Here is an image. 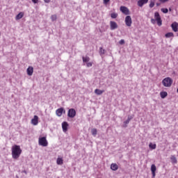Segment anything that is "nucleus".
Returning <instances> with one entry per match:
<instances>
[{"label":"nucleus","instance_id":"obj_1","mask_svg":"<svg viewBox=\"0 0 178 178\" xmlns=\"http://www.w3.org/2000/svg\"><path fill=\"white\" fill-rule=\"evenodd\" d=\"M22 154V149L19 145H15L12 147V155L13 159H18Z\"/></svg>","mask_w":178,"mask_h":178},{"label":"nucleus","instance_id":"obj_2","mask_svg":"<svg viewBox=\"0 0 178 178\" xmlns=\"http://www.w3.org/2000/svg\"><path fill=\"white\" fill-rule=\"evenodd\" d=\"M162 83L164 87H170L172 84H173V79H172L170 77L165 78L162 81Z\"/></svg>","mask_w":178,"mask_h":178},{"label":"nucleus","instance_id":"obj_3","mask_svg":"<svg viewBox=\"0 0 178 178\" xmlns=\"http://www.w3.org/2000/svg\"><path fill=\"white\" fill-rule=\"evenodd\" d=\"M38 144L42 147H48V140H47V137L43 136L42 138H39Z\"/></svg>","mask_w":178,"mask_h":178},{"label":"nucleus","instance_id":"obj_4","mask_svg":"<svg viewBox=\"0 0 178 178\" xmlns=\"http://www.w3.org/2000/svg\"><path fill=\"white\" fill-rule=\"evenodd\" d=\"M154 18L156 22H157L158 26H162V19L161 18V15L159 13L156 12L154 13Z\"/></svg>","mask_w":178,"mask_h":178},{"label":"nucleus","instance_id":"obj_5","mask_svg":"<svg viewBox=\"0 0 178 178\" xmlns=\"http://www.w3.org/2000/svg\"><path fill=\"white\" fill-rule=\"evenodd\" d=\"M67 116L68 118H71L72 119H73V118L76 116V110H74V108L69 109Z\"/></svg>","mask_w":178,"mask_h":178},{"label":"nucleus","instance_id":"obj_6","mask_svg":"<svg viewBox=\"0 0 178 178\" xmlns=\"http://www.w3.org/2000/svg\"><path fill=\"white\" fill-rule=\"evenodd\" d=\"M131 23H133V22L131 21V17L130 15H127L125 17L126 26H127L128 27H131Z\"/></svg>","mask_w":178,"mask_h":178},{"label":"nucleus","instance_id":"obj_7","mask_svg":"<svg viewBox=\"0 0 178 178\" xmlns=\"http://www.w3.org/2000/svg\"><path fill=\"white\" fill-rule=\"evenodd\" d=\"M120 10L124 13V15H130V10L126 6H121Z\"/></svg>","mask_w":178,"mask_h":178},{"label":"nucleus","instance_id":"obj_8","mask_svg":"<svg viewBox=\"0 0 178 178\" xmlns=\"http://www.w3.org/2000/svg\"><path fill=\"white\" fill-rule=\"evenodd\" d=\"M118 24L115 22H113V21L110 22L111 30H116V29H118Z\"/></svg>","mask_w":178,"mask_h":178},{"label":"nucleus","instance_id":"obj_9","mask_svg":"<svg viewBox=\"0 0 178 178\" xmlns=\"http://www.w3.org/2000/svg\"><path fill=\"white\" fill-rule=\"evenodd\" d=\"M145 3H148V0H138V6L140 8H143Z\"/></svg>","mask_w":178,"mask_h":178},{"label":"nucleus","instance_id":"obj_10","mask_svg":"<svg viewBox=\"0 0 178 178\" xmlns=\"http://www.w3.org/2000/svg\"><path fill=\"white\" fill-rule=\"evenodd\" d=\"M67 127H69V124L67 123V122H63L62 123V129L64 133H66L67 131Z\"/></svg>","mask_w":178,"mask_h":178},{"label":"nucleus","instance_id":"obj_11","mask_svg":"<svg viewBox=\"0 0 178 178\" xmlns=\"http://www.w3.org/2000/svg\"><path fill=\"white\" fill-rule=\"evenodd\" d=\"M31 124H33V126L38 124V117L37 115H34L33 118L31 120Z\"/></svg>","mask_w":178,"mask_h":178},{"label":"nucleus","instance_id":"obj_12","mask_svg":"<svg viewBox=\"0 0 178 178\" xmlns=\"http://www.w3.org/2000/svg\"><path fill=\"white\" fill-rule=\"evenodd\" d=\"M133 118H134V115H129L127 120L124 122V127H127V124H129V123H130V120H131V119H133Z\"/></svg>","mask_w":178,"mask_h":178},{"label":"nucleus","instance_id":"obj_13","mask_svg":"<svg viewBox=\"0 0 178 178\" xmlns=\"http://www.w3.org/2000/svg\"><path fill=\"white\" fill-rule=\"evenodd\" d=\"M171 27L173 30V31H175V33H177L178 31V24L177 22H174L171 24Z\"/></svg>","mask_w":178,"mask_h":178},{"label":"nucleus","instance_id":"obj_14","mask_svg":"<svg viewBox=\"0 0 178 178\" xmlns=\"http://www.w3.org/2000/svg\"><path fill=\"white\" fill-rule=\"evenodd\" d=\"M28 76H33L34 72V68L33 67H29L26 70Z\"/></svg>","mask_w":178,"mask_h":178},{"label":"nucleus","instance_id":"obj_15","mask_svg":"<svg viewBox=\"0 0 178 178\" xmlns=\"http://www.w3.org/2000/svg\"><path fill=\"white\" fill-rule=\"evenodd\" d=\"M56 114L57 116H58V117L62 116V115L63 114V108H58V109L56 111Z\"/></svg>","mask_w":178,"mask_h":178},{"label":"nucleus","instance_id":"obj_16","mask_svg":"<svg viewBox=\"0 0 178 178\" xmlns=\"http://www.w3.org/2000/svg\"><path fill=\"white\" fill-rule=\"evenodd\" d=\"M111 169L112 170L116 171V170H118V169H119V166H118V164H116V163H112L111 165Z\"/></svg>","mask_w":178,"mask_h":178},{"label":"nucleus","instance_id":"obj_17","mask_svg":"<svg viewBox=\"0 0 178 178\" xmlns=\"http://www.w3.org/2000/svg\"><path fill=\"white\" fill-rule=\"evenodd\" d=\"M24 16V13L21 12L18 15H16L15 19L16 20H20Z\"/></svg>","mask_w":178,"mask_h":178},{"label":"nucleus","instance_id":"obj_18","mask_svg":"<svg viewBox=\"0 0 178 178\" xmlns=\"http://www.w3.org/2000/svg\"><path fill=\"white\" fill-rule=\"evenodd\" d=\"M104 92H105V90H99V89L95 90V93L97 95H102V94H104Z\"/></svg>","mask_w":178,"mask_h":178},{"label":"nucleus","instance_id":"obj_19","mask_svg":"<svg viewBox=\"0 0 178 178\" xmlns=\"http://www.w3.org/2000/svg\"><path fill=\"white\" fill-rule=\"evenodd\" d=\"M160 97L161 98H162V99H164V98H166L168 97V92L165 91L161 92Z\"/></svg>","mask_w":178,"mask_h":178},{"label":"nucleus","instance_id":"obj_20","mask_svg":"<svg viewBox=\"0 0 178 178\" xmlns=\"http://www.w3.org/2000/svg\"><path fill=\"white\" fill-rule=\"evenodd\" d=\"M170 160H171L172 163H177V159H176V156H171Z\"/></svg>","mask_w":178,"mask_h":178},{"label":"nucleus","instance_id":"obj_21","mask_svg":"<svg viewBox=\"0 0 178 178\" xmlns=\"http://www.w3.org/2000/svg\"><path fill=\"white\" fill-rule=\"evenodd\" d=\"M57 165H63V159L62 158H58L56 160Z\"/></svg>","mask_w":178,"mask_h":178},{"label":"nucleus","instance_id":"obj_22","mask_svg":"<svg viewBox=\"0 0 178 178\" xmlns=\"http://www.w3.org/2000/svg\"><path fill=\"white\" fill-rule=\"evenodd\" d=\"M155 2H156V0H150V3L149 5V8H152L155 6Z\"/></svg>","mask_w":178,"mask_h":178},{"label":"nucleus","instance_id":"obj_23","mask_svg":"<svg viewBox=\"0 0 178 178\" xmlns=\"http://www.w3.org/2000/svg\"><path fill=\"white\" fill-rule=\"evenodd\" d=\"M82 59H83V62L84 63H87L90 62V57H88V56L82 57Z\"/></svg>","mask_w":178,"mask_h":178},{"label":"nucleus","instance_id":"obj_24","mask_svg":"<svg viewBox=\"0 0 178 178\" xmlns=\"http://www.w3.org/2000/svg\"><path fill=\"white\" fill-rule=\"evenodd\" d=\"M98 132V131H97V129L95 128H93L91 129V133H92V135L95 137L97 136V133Z\"/></svg>","mask_w":178,"mask_h":178},{"label":"nucleus","instance_id":"obj_25","mask_svg":"<svg viewBox=\"0 0 178 178\" xmlns=\"http://www.w3.org/2000/svg\"><path fill=\"white\" fill-rule=\"evenodd\" d=\"M170 37H175V35L173 34V33L169 32L165 34L166 38H170Z\"/></svg>","mask_w":178,"mask_h":178},{"label":"nucleus","instance_id":"obj_26","mask_svg":"<svg viewBox=\"0 0 178 178\" xmlns=\"http://www.w3.org/2000/svg\"><path fill=\"white\" fill-rule=\"evenodd\" d=\"M151 172H156V166L155 164L151 165Z\"/></svg>","mask_w":178,"mask_h":178},{"label":"nucleus","instance_id":"obj_27","mask_svg":"<svg viewBox=\"0 0 178 178\" xmlns=\"http://www.w3.org/2000/svg\"><path fill=\"white\" fill-rule=\"evenodd\" d=\"M149 148H152V149H155L156 148V144L149 143Z\"/></svg>","mask_w":178,"mask_h":178},{"label":"nucleus","instance_id":"obj_28","mask_svg":"<svg viewBox=\"0 0 178 178\" xmlns=\"http://www.w3.org/2000/svg\"><path fill=\"white\" fill-rule=\"evenodd\" d=\"M99 54L100 55H104L105 54V49H104L102 47L99 48Z\"/></svg>","mask_w":178,"mask_h":178},{"label":"nucleus","instance_id":"obj_29","mask_svg":"<svg viewBox=\"0 0 178 178\" xmlns=\"http://www.w3.org/2000/svg\"><path fill=\"white\" fill-rule=\"evenodd\" d=\"M56 19H57L56 15H53L51 16V19L52 22L56 21Z\"/></svg>","mask_w":178,"mask_h":178},{"label":"nucleus","instance_id":"obj_30","mask_svg":"<svg viewBox=\"0 0 178 178\" xmlns=\"http://www.w3.org/2000/svg\"><path fill=\"white\" fill-rule=\"evenodd\" d=\"M111 17L112 19H116V17H118V13H111Z\"/></svg>","mask_w":178,"mask_h":178},{"label":"nucleus","instance_id":"obj_31","mask_svg":"<svg viewBox=\"0 0 178 178\" xmlns=\"http://www.w3.org/2000/svg\"><path fill=\"white\" fill-rule=\"evenodd\" d=\"M161 12H163V13H168V12H169V10H168V8H161Z\"/></svg>","mask_w":178,"mask_h":178},{"label":"nucleus","instance_id":"obj_32","mask_svg":"<svg viewBox=\"0 0 178 178\" xmlns=\"http://www.w3.org/2000/svg\"><path fill=\"white\" fill-rule=\"evenodd\" d=\"M151 23L152 24H155V23H156V20L155 19H154V18H152L151 19Z\"/></svg>","mask_w":178,"mask_h":178},{"label":"nucleus","instance_id":"obj_33","mask_svg":"<svg viewBox=\"0 0 178 178\" xmlns=\"http://www.w3.org/2000/svg\"><path fill=\"white\" fill-rule=\"evenodd\" d=\"M119 44H120V45H123V44H124V40L122 39V40L119 42Z\"/></svg>","mask_w":178,"mask_h":178},{"label":"nucleus","instance_id":"obj_34","mask_svg":"<svg viewBox=\"0 0 178 178\" xmlns=\"http://www.w3.org/2000/svg\"><path fill=\"white\" fill-rule=\"evenodd\" d=\"M86 65H87L88 67H91V66H92V63H88Z\"/></svg>","mask_w":178,"mask_h":178},{"label":"nucleus","instance_id":"obj_35","mask_svg":"<svg viewBox=\"0 0 178 178\" xmlns=\"http://www.w3.org/2000/svg\"><path fill=\"white\" fill-rule=\"evenodd\" d=\"M168 1L169 0H159V1L161 2L162 3H165V2H168Z\"/></svg>","mask_w":178,"mask_h":178},{"label":"nucleus","instance_id":"obj_36","mask_svg":"<svg viewBox=\"0 0 178 178\" xmlns=\"http://www.w3.org/2000/svg\"><path fill=\"white\" fill-rule=\"evenodd\" d=\"M111 0H104V3H105V5H106V3H108V2H109Z\"/></svg>","mask_w":178,"mask_h":178},{"label":"nucleus","instance_id":"obj_37","mask_svg":"<svg viewBox=\"0 0 178 178\" xmlns=\"http://www.w3.org/2000/svg\"><path fill=\"white\" fill-rule=\"evenodd\" d=\"M32 2H33V3H38V0H32Z\"/></svg>","mask_w":178,"mask_h":178},{"label":"nucleus","instance_id":"obj_38","mask_svg":"<svg viewBox=\"0 0 178 178\" xmlns=\"http://www.w3.org/2000/svg\"><path fill=\"white\" fill-rule=\"evenodd\" d=\"M44 1L46 3H49L50 0H44Z\"/></svg>","mask_w":178,"mask_h":178},{"label":"nucleus","instance_id":"obj_39","mask_svg":"<svg viewBox=\"0 0 178 178\" xmlns=\"http://www.w3.org/2000/svg\"><path fill=\"white\" fill-rule=\"evenodd\" d=\"M152 175L153 177H155V172H152Z\"/></svg>","mask_w":178,"mask_h":178},{"label":"nucleus","instance_id":"obj_40","mask_svg":"<svg viewBox=\"0 0 178 178\" xmlns=\"http://www.w3.org/2000/svg\"><path fill=\"white\" fill-rule=\"evenodd\" d=\"M156 6H161V3H156Z\"/></svg>","mask_w":178,"mask_h":178},{"label":"nucleus","instance_id":"obj_41","mask_svg":"<svg viewBox=\"0 0 178 178\" xmlns=\"http://www.w3.org/2000/svg\"><path fill=\"white\" fill-rule=\"evenodd\" d=\"M63 113H66V110L65 108H63Z\"/></svg>","mask_w":178,"mask_h":178},{"label":"nucleus","instance_id":"obj_42","mask_svg":"<svg viewBox=\"0 0 178 178\" xmlns=\"http://www.w3.org/2000/svg\"><path fill=\"white\" fill-rule=\"evenodd\" d=\"M24 173H26V171H24Z\"/></svg>","mask_w":178,"mask_h":178}]
</instances>
